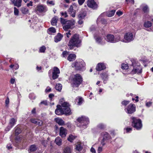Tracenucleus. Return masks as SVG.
<instances>
[{"mask_svg":"<svg viewBox=\"0 0 153 153\" xmlns=\"http://www.w3.org/2000/svg\"><path fill=\"white\" fill-rule=\"evenodd\" d=\"M81 42L80 40L79 39V35L75 34L71 37L69 41L68 46L71 49H73L74 47H78L80 46Z\"/></svg>","mask_w":153,"mask_h":153,"instance_id":"obj_1","label":"nucleus"},{"mask_svg":"<svg viewBox=\"0 0 153 153\" xmlns=\"http://www.w3.org/2000/svg\"><path fill=\"white\" fill-rule=\"evenodd\" d=\"M82 81V78L80 75L79 74L75 75L72 81L73 87H78Z\"/></svg>","mask_w":153,"mask_h":153,"instance_id":"obj_2","label":"nucleus"},{"mask_svg":"<svg viewBox=\"0 0 153 153\" xmlns=\"http://www.w3.org/2000/svg\"><path fill=\"white\" fill-rule=\"evenodd\" d=\"M131 118L132 120V126L137 130L140 129L142 126L141 120L134 117H131Z\"/></svg>","mask_w":153,"mask_h":153,"instance_id":"obj_3","label":"nucleus"},{"mask_svg":"<svg viewBox=\"0 0 153 153\" xmlns=\"http://www.w3.org/2000/svg\"><path fill=\"white\" fill-rule=\"evenodd\" d=\"M75 22L74 20L68 21L65 22V24L63 25L64 30L67 31L69 29H71L74 27Z\"/></svg>","mask_w":153,"mask_h":153,"instance_id":"obj_4","label":"nucleus"},{"mask_svg":"<svg viewBox=\"0 0 153 153\" xmlns=\"http://www.w3.org/2000/svg\"><path fill=\"white\" fill-rule=\"evenodd\" d=\"M120 39L119 36L114 37V36L111 34H108L106 36V40L108 42L112 43H115L118 42Z\"/></svg>","mask_w":153,"mask_h":153,"instance_id":"obj_5","label":"nucleus"},{"mask_svg":"<svg viewBox=\"0 0 153 153\" xmlns=\"http://www.w3.org/2000/svg\"><path fill=\"white\" fill-rule=\"evenodd\" d=\"M77 120L79 123H80L79 125L80 126H86L89 123L88 118L82 116L79 117Z\"/></svg>","mask_w":153,"mask_h":153,"instance_id":"obj_6","label":"nucleus"},{"mask_svg":"<svg viewBox=\"0 0 153 153\" xmlns=\"http://www.w3.org/2000/svg\"><path fill=\"white\" fill-rule=\"evenodd\" d=\"M85 65V63L83 61L78 62H76L74 64V67L77 70H80Z\"/></svg>","mask_w":153,"mask_h":153,"instance_id":"obj_7","label":"nucleus"},{"mask_svg":"<svg viewBox=\"0 0 153 153\" xmlns=\"http://www.w3.org/2000/svg\"><path fill=\"white\" fill-rule=\"evenodd\" d=\"M16 121V120L14 118L11 119L9 121L8 126L5 129L6 131H9L13 127Z\"/></svg>","mask_w":153,"mask_h":153,"instance_id":"obj_8","label":"nucleus"},{"mask_svg":"<svg viewBox=\"0 0 153 153\" xmlns=\"http://www.w3.org/2000/svg\"><path fill=\"white\" fill-rule=\"evenodd\" d=\"M124 39L127 42H130L133 39V35L131 33H127L124 35Z\"/></svg>","mask_w":153,"mask_h":153,"instance_id":"obj_9","label":"nucleus"},{"mask_svg":"<svg viewBox=\"0 0 153 153\" xmlns=\"http://www.w3.org/2000/svg\"><path fill=\"white\" fill-rule=\"evenodd\" d=\"M87 5L89 7L95 9L97 7V4L94 0H88L87 1Z\"/></svg>","mask_w":153,"mask_h":153,"instance_id":"obj_10","label":"nucleus"},{"mask_svg":"<svg viewBox=\"0 0 153 153\" xmlns=\"http://www.w3.org/2000/svg\"><path fill=\"white\" fill-rule=\"evenodd\" d=\"M47 10V7L44 5H39L37 6L36 10L39 13L45 12Z\"/></svg>","mask_w":153,"mask_h":153,"instance_id":"obj_11","label":"nucleus"},{"mask_svg":"<svg viewBox=\"0 0 153 153\" xmlns=\"http://www.w3.org/2000/svg\"><path fill=\"white\" fill-rule=\"evenodd\" d=\"M60 71L59 69L56 67H54L53 68V72L52 78L54 79L57 78L58 77V74H59Z\"/></svg>","mask_w":153,"mask_h":153,"instance_id":"obj_12","label":"nucleus"},{"mask_svg":"<svg viewBox=\"0 0 153 153\" xmlns=\"http://www.w3.org/2000/svg\"><path fill=\"white\" fill-rule=\"evenodd\" d=\"M67 133V130L63 127H61L59 129V135L62 137H65Z\"/></svg>","mask_w":153,"mask_h":153,"instance_id":"obj_13","label":"nucleus"},{"mask_svg":"<svg viewBox=\"0 0 153 153\" xmlns=\"http://www.w3.org/2000/svg\"><path fill=\"white\" fill-rule=\"evenodd\" d=\"M102 134L103 136V139L101 141V144L103 146L105 144L104 142L106 140L109 138V136L108 134L106 132H102Z\"/></svg>","mask_w":153,"mask_h":153,"instance_id":"obj_14","label":"nucleus"},{"mask_svg":"<svg viewBox=\"0 0 153 153\" xmlns=\"http://www.w3.org/2000/svg\"><path fill=\"white\" fill-rule=\"evenodd\" d=\"M128 114H131L135 111V107L133 104L129 105L127 109Z\"/></svg>","mask_w":153,"mask_h":153,"instance_id":"obj_15","label":"nucleus"},{"mask_svg":"<svg viewBox=\"0 0 153 153\" xmlns=\"http://www.w3.org/2000/svg\"><path fill=\"white\" fill-rule=\"evenodd\" d=\"M105 66L103 63H99L97 65L96 69L97 71H100L105 69Z\"/></svg>","mask_w":153,"mask_h":153,"instance_id":"obj_16","label":"nucleus"},{"mask_svg":"<svg viewBox=\"0 0 153 153\" xmlns=\"http://www.w3.org/2000/svg\"><path fill=\"white\" fill-rule=\"evenodd\" d=\"M62 111L63 112V114H65L67 115H69L71 114L70 108L69 107L62 108Z\"/></svg>","mask_w":153,"mask_h":153,"instance_id":"obj_17","label":"nucleus"},{"mask_svg":"<svg viewBox=\"0 0 153 153\" xmlns=\"http://www.w3.org/2000/svg\"><path fill=\"white\" fill-rule=\"evenodd\" d=\"M68 12L73 17H75V10L73 9L72 6H71L68 10Z\"/></svg>","mask_w":153,"mask_h":153,"instance_id":"obj_18","label":"nucleus"},{"mask_svg":"<svg viewBox=\"0 0 153 153\" xmlns=\"http://www.w3.org/2000/svg\"><path fill=\"white\" fill-rule=\"evenodd\" d=\"M55 142L58 146H60L62 144V140L59 137H58L56 138Z\"/></svg>","mask_w":153,"mask_h":153,"instance_id":"obj_19","label":"nucleus"},{"mask_svg":"<svg viewBox=\"0 0 153 153\" xmlns=\"http://www.w3.org/2000/svg\"><path fill=\"white\" fill-rule=\"evenodd\" d=\"M55 120L59 125L62 126L64 124V122L63 120L60 118H56L55 119Z\"/></svg>","mask_w":153,"mask_h":153,"instance_id":"obj_20","label":"nucleus"},{"mask_svg":"<svg viewBox=\"0 0 153 153\" xmlns=\"http://www.w3.org/2000/svg\"><path fill=\"white\" fill-rule=\"evenodd\" d=\"M76 56L74 54H71L68 56L67 59L70 61H73L76 59Z\"/></svg>","mask_w":153,"mask_h":153,"instance_id":"obj_21","label":"nucleus"},{"mask_svg":"<svg viewBox=\"0 0 153 153\" xmlns=\"http://www.w3.org/2000/svg\"><path fill=\"white\" fill-rule=\"evenodd\" d=\"M62 37L61 34L59 33L57 36H56L54 38V41L56 42H57L60 41Z\"/></svg>","mask_w":153,"mask_h":153,"instance_id":"obj_22","label":"nucleus"},{"mask_svg":"<svg viewBox=\"0 0 153 153\" xmlns=\"http://www.w3.org/2000/svg\"><path fill=\"white\" fill-rule=\"evenodd\" d=\"M71 148L69 146H66L64 148L63 153H71Z\"/></svg>","mask_w":153,"mask_h":153,"instance_id":"obj_23","label":"nucleus"},{"mask_svg":"<svg viewBox=\"0 0 153 153\" xmlns=\"http://www.w3.org/2000/svg\"><path fill=\"white\" fill-rule=\"evenodd\" d=\"M101 76L103 80L104 83H105V81L107 80V77L108 76V74L106 73H103L101 74Z\"/></svg>","mask_w":153,"mask_h":153,"instance_id":"obj_24","label":"nucleus"},{"mask_svg":"<svg viewBox=\"0 0 153 153\" xmlns=\"http://www.w3.org/2000/svg\"><path fill=\"white\" fill-rule=\"evenodd\" d=\"M37 149V148L36 146L35 145H32L30 148V151L29 153L30 152H33L35 151Z\"/></svg>","mask_w":153,"mask_h":153,"instance_id":"obj_25","label":"nucleus"},{"mask_svg":"<svg viewBox=\"0 0 153 153\" xmlns=\"http://www.w3.org/2000/svg\"><path fill=\"white\" fill-rule=\"evenodd\" d=\"M144 26L146 28L151 27L152 25V23L149 21L145 22L144 23Z\"/></svg>","mask_w":153,"mask_h":153,"instance_id":"obj_26","label":"nucleus"},{"mask_svg":"<svg viewBox=\"0 0 153 153\" xmlns=\"http://www.w3.org/2000/svg\"><path fill=\"white\" fill-rule=\"evenodd\" d=\"M22 1V0H16L14 5L18 7H20L21 6Z\"/></svg>","mask_w":153,"mask_h":153,"instance_id":"obj_27","label":"nucleus"},{"mask_svg":"<svg viewBox=\"0 0 153 153\" xmlns=\"http://www.w3.org/2000/svg\"><path fill=\"white\" fill-rule=\"evenodd\" d=\"M82 149V147L81 146L80 143H78L76 146V151L78 152L80 151Z\"/></svg>","mask_w":153,"mask_h":153,"instance_id":"obj_28","label":"nucleus"},{"mask_svg":"<svg viewBox=\"0 0 153 153\" xmlns=\"http://www.w3.org/2000/svg\"><path fill=\"white\" fill-rule=\"evenodd\" d=\"M141 68L139 67L138 68L134 69L132 71V72L133 73H139L141 72Z\"/></svg>","mask_w":153,"mask_h":153,"instance_id":"obj_29","label":"nucleus"},{"mask_svg":"<svg viewBox=\"0 0 153 153\" xmlns=\"http://www.w3.org/2000/svg\"><path fill=\"white\" fill-rule=\"evenodd\" d=\"M55 114L58 115H60L62 114H63V112L62 111V109H56L55 111Z\"/></svg>","mask_w":153,"mask_h":153,"instance_id":"obj_30","label":"nucleus"},{"mask_svg":"<svg viewBox=\"0 0 153 153\" xmlns=\"http://www.w3.org/2000/svg\"><path fill=\"white\" fill-rule=\"evenodd\" d=\"M21 11L23 14H26L28 13L29 10L27 8L22 7L21 8Z\"/></svg>","mask_w":153,"mask_h":153,"instance_id":"obj_31","label":"nucleus"},{"mask_svg":"<svg viewBox=\"0 0 153 153\" xmlns=\"http://www.w3.org/2000/svg\"><path fill=\"white\" fill-rule=\"evenodd\" d=\"M86 16V13L85 12H83L80 13L78 15V17L79 19H83Z\"/></svg>","mask_w":153,"mask_h":153,"instance_id":"obj_32","label":"nucleus"},{"mask_svg":"<svg viewBox=\"0 0 153 153\" xmlns=\"http://www.w3.org/2000/svg\"><path fill=\"white\" fill-rule=\"evenodd\" d=\"M62 107L66 108L68 107L69 106V104L66 102H63L60 103Z\"/></svg>","mask_w":153,"mask_h":153,"instance_id":"obj_33","label":"nucleus"},{"mask_svg":"<svg viewBox=\"0 0 153 153\" xmlns=\"http://www.w3.org/2000/svg\"><path fill=\"white\" fill-rule=\"evenodd\" d=\"M57 19L56 18L54 17L52 18L51 21V24L53 25H55L57 22Z\"/></svg>","mask_w":153,"mask_h":153,"instance_id":"obj_34","label":"nucleus"},{"mask_svg":"<svg viewBox=\"0 0 153 153\" xmlns=\"http://www.w3.org/2000/svg\"><path fill=\"white\" fill-rule=\"evenodd\" d=\"M55 88L56 90L60 91L62 89V85L58 83L56 85Z\"/></svg>","mask_w":153,"mask_h":153,"instance_id":"obj_35","label":"nucleus"},{"mask_svg":"<svg viewBox=\"0 0 153 153\" xmlns=\"http://www.w3.org/2000/svg\"><path fill=\"white\" fill-rule=\"evenodd\" d=\"M115 11L114 10H113L109 12L107 14V16L108 17H111L113 16L114 14Z\"/></svg>","mask_w":153,"mask_h":153,"instance_id":"obj_36","label":"nucleus"},{"mask_svg":"<svg viewBox=\"0 0 153 153\" xmlns=\"http://www.w3.org/2000/svg\"><path fill=\"white\" fill-rule=\"evenodd\" d=\"M75 137L72 135H70L69 136V137L68 138V141L70 142H72L75 138Z\"/></svg>","mask_w":153,"mask_h":153,"instance_id":"obj_37","label":"nucleus"},{"mask_svg":"<svg viewBox=\"0 0 153 153\" xmlns=\"http://www.w3.org/2000/svg\"><path fill=\"white\" fill-rule=\"evenodd\" d=\"M21 132V129L19 128H17L15 130V133L16 135H18Z\"/></svg>","mask_w":153,"mask_h":153,"instance_id":"obj_38","label":"nucleus"},{"mask_svg":"<svg viewBox=\"0 0 153 153\" xmlns=\"http://www.w3.org/2000/svg\"><path fill=\"white\" fill-rule=\"evenodd\" d=\"M143 10L145 13H147L149 11L148 7L146 5H145L143 7Z\"/></svg>","mask_w":153,"mask_h":153,"instance_id":"obj_39","label":"nucleus"},{"mask_svg":"<svg viewBox=\"0 0 153 153\" xmlns=\"http://www.w3.org/2000/svg\"><path fill=\"white\" fill-rule=\"evenodd\" d=\"M121 68L123 69L127 70L128 69V67L127 64H123Z\"/></svg>","mask_w":153,"mask_h":153,"instance_id":"obj_40","label":"nucleus"},{"mask_svg":"<svg viewBox=\"0 0 153 153\" xmlns=\"http://www.w3.org/2000/svg\"><path fill=\"white\" fill-rule=\"evenodd\" d=\"M36 125L39 126H41L42 125L43 122L42 120L38 119L37 121H36Z\"/></svg>","mask_w":153,"mask_h":153,"instance_id":"obj_41","label":"nucleus"},{"mask_svg":"<svg viewBox=\"0 0 153 153\" xmlns=\"http://www.w3.org/2000/svg\"><path fill=\"white\" fill-rule=\"evenodd\" d=\"M46 48L45 46H42V47H41L39 49V51L40 52L43 53L44 52Z\"/></svg>","mask_w":153,"mask_h":153,"instance_id":"obj_42","label":"nucleus"},{"mask_svg":"<svg viewBox=\"0 0 153 153\" xmlns=\"http://www.w3.org/2000/svg\"><path fill=\"white\" fill-rule=\"evenodd\" d=\"M49 31L52 33H55L56 31L55 28L53 27H50L48 29Z\"/></svg>","mask_w":153,"mask_h":153,"instance_id":"obj_43","label":"nucleus"},{"mask_svg":"<svg viewBox=\"0 0 153 153\" xmlns=\"http://www.w3.org/2000/svg\"><path fill=\"white\" fill-rule=\"evenodd\" d=\"M14 14L16 15H18L19 14V10L16 8V7L14 8Z\"/></svg>","mask_w":153,"mask_h":153,"instance_id":"obj_44","label":"nucleus"},{"mask_svg":"<svg viewBox=\"0 0 153 153\" xmlns=\"http://www.w3.org/2000/svg\"><path fill=\"white\" fill-rule=\"evenodd\" d=\"M61 16L65 17H67L68 16L67 13L66 12H62L61 13Z\"/></svg>","mask_w":153,"mask_h":153,"instance_id":"obj_45","label":"nucleus"},{"mask_svg":"<svg viewBox=\"0 0 153 153\" xmlns=\"http://www.w3.org/2000/svg\"><path fill=\"white\" fill-rule=\"evenodd\" d=\"M68 52L66 51H64L63 52L62 55L63 57H65L68 54Z\"/></svg>","mask_w":153,"mask_h":153,"instance_id":"obj_46","label":"nucleus"},{"mask_svg":"<svg viewBox=\"0 0 153 153\" xmlns=\"http://www.w3.org/2000/svg\"><path fill=\"white\" fill-rule=\"evenodd\" d=\"M102 39L100 37H98L96 38V42L98 43H100L102 42Z\"/></svg>","mask_w":153,"mask_h":153,"instance_id":"obj_47","label":"nucleus"},{"mask_svg":"<svg viewBox=\"0 0 153 153\" xmlns=\"http://www.w3.org/2000/svg\"><path fill=\"white\" fill-rule=\"evenodd\" d=\"M102 151V147L101 146H99L98 148L97 151L98 153H100Z\"/></svg>","mask_w":153,"mask_h":153,"instance_id":"obj_48","label":"nucleus"},{"mask_svg":"<svg viewBox=\"0 0 153 153\" xmlns=\"http://www.w3.org/2000/svg\"><path fill=\"white\" fill-rule=\"evenodd\" d=\"M38 120L37 119H32L30 120V121L32 123L36 124V121H37Z\"/></svg>","mask_w":153,"mask_h":153,"instance_id":"obj_49","label":"nucleus"},{"mask_svg":"<svg viewBox=\"0 0 153 153\" xmlns=\"http://www.w3.org/2000/svg\"><path fill=\"white\" fill-rule=\"evenodd\" d=\"M60 19L61 23L62 24H63L64 25H65V22H66L67 21H66L65 19H63L62 18H61Z\"/></svg>","mask_w":153,"mask_h":153,"instance_id":"obj_50","label":"nucleus"},{"mask_svg":"<svg viewBox=\"0 0 153 153\" xmlns=\"http://www.w3.org/2000/svg\"><path fill=\"white\" fill-rule=\"evenodd\" d=\"M78 104L79 105H80L81 104L82 101V98L79 97L78 99Z\"/></svg>","mask_w":153,"mask_h":153,"instance_id":"obj_51","label":"nucleus"},{"mask_svg":"<svg viewBox=\"0 0 153 153\" xmlns=\"http://www.w3.org/2000/svg\"><path fill=\"white\" fill-rule=\"evenodd\" d=\"M47 2L48 4H51L53 6L55 5V3L53 1H47Z\"/></svg>","mask_w":153,"mask_h":153,"instance_id":"obj_52","label":"nucleus"},{"mask_svg":"<svg viewBox=\"0 0 153 153\" xmlns=\"http://www.w3.org/2000/svg\"><path fill=\"white\" fill-rule=\"evenodd\" d=\"M85 0H78V2L80 5H82L84 2Z\"/></svg>","mask_w":153,"mask_h":153,"instance_id":"obj_53","label":"nucleus"},{"mask_svg":"<svg viewBox=\"0 0 153 153\" xmlns=\"http://www.w3.org/2000/svg\"><path fill=\"white\" fill-rule=\"evenodd\" d=\"M126 1L127 2V3H131L132 4H134V0H126Z\"/></svg>","mask_w":153,"mask_h":153,"instance_id":"obj_54","label":"nucleus"},{"mask_svg":"<svg viewBox=\"0 0 153 153\" xmlns=\"http://www.w3.org/2000/svg\"><path fill=\"white\" fill-rule=\"evenodd\" d=\"M20 140L21 138L20 136H17L15 138V140L17 143Z\"/></svg>","mask_w":153,"mask_h":153,"instance_id":"obj_55","label":"nucleus"},{"mask_svg":"<svg viewBox=\"0 0 153 153\" xmlns=\"http://www.w3.org/2000/svg\"><path fill=\"white\" fill-rule=\"evenodd\" d=\"M129 102L127 101H124L122 102V104L124 105H126L128 104Z\"/></svg>","mask_w":153,"mask_h":153,"instance_id":"obj_56","label":"nucleus"},{"mask_svg":"<svg viewBox=\"0 0 153 153\" xmlns=\"http://www.w3.org/2000/svg\"><path fill=\"white\" fill-rule=\"evenodd\" d=\"M33 6V2L32 1H30L27 4V6L28 7H29L30 6Z\"/></svg>","mask_w":153,"mask_h":153,"instance_id":"obj_57","label":"nucleus"},{"mask_svg":"<svg viewBox=\"0 0 153 153\" xmlns=\"http://www.w3.org/2000/svg\"><path fill=\"white\" fill-rule=\"evenodd\" d=\"M152 104V102H147L146 104V106H147V107L150 106Z\"/></svg>","mask_w":153,"mask_h":153,"instance_id":"obj_58","label":"nucleus"},{"mask_svg":"<svg viewBox=\"0 0 153 153\" xmlns=\"http://www.w3.org/2000/svg\"><path fill=\"white\" fill-rule=\"evenodd\" d=\"M119 16H120L123 14V13L120 11H117L116 13Z\"/></svg>","mask_w":153,"mask_h":153,"instance_id":"obj_59","label":"nucleus"},{"mask_svg":"<svg viewBox=\"0 0 153 153\" xmlns=\"http://www.w3.org/2000/svg\"><path fill=\"white\" fill-rule=\"evenodd\" d=\"M51 91V88L49 87H48L45 90V91L47 92H49Z\"/></svg>","mask_w":153,"mask_h":153,"instance_id":"obj_60","label":"nucleus"},{"mask_svg":"<svg viewBox=\"0 0 153 153\" xmlns=\"http://www.w3.org/2000/svg\"><path fill=\"white\" fill-rule=\"evenodd\" d=\"M7 147L8 149H10L12 148V147L11 145L10 144H8L7 145Z\"/></svg>","mask_w":153,"mask_h":153,"instance_id":"obj_61","label":"nucleus"},{"mask_svg":"<svg viewBox=\"0 0 153 153\" xmlns=\"http://www.w3.org/2000/svg\"><path fill=\"white\" fill-rule=\"evenodd\" d=\"M41 104H44V105H47V103L46 101H42L40 103Z\"/></svg>","mask_w":153,"mask_h":153,"instance_id":"obj_62","label":"nucleus"},{"mask_svg":"<svg viewBox=\"0 0 153 153\" xmlns=\"http://www.w3.org/2000/svg\"><path fill=\"white\" fill-rule=\"evenodd\" d=\"M98 127L100 128H104V125L102 124H100L98 125Z\"/></svg>","mask_w":153,"mask_h":153,"instance_id":"obj_63","label":"nucleus"},{"mask_svg":"<svg viewBox=\"0 0 153 153\" xmlns=\"http://www.w3.org/2000/svg\"><path fill=\"white\" fill-rule=\"evenodd\" d=\"M90 151L93 153H95L96 152L95 149L93 147H91L90 149Z\"/></svg>","mask_w":153,"mask_h":153,"instance_id":"obj_64","label":"nucleus"}]
</instances>
